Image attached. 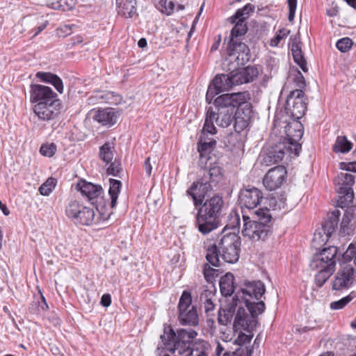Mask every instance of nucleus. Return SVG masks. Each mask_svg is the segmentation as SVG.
Returning <instances> with one entry per match:
<instances>
[{
    "mask_svg": "<svg viewBox=\"0 0 356 356\" xmlns=\"http://www.w3.org/2000/svg\"><path fill=\"white\" fill-rule=\"evenodd\" d=\"M144 168H145L147 175L149 177L151 175L152 169V166L150 163L149 157H148L145 159V163H144Z\"/></svg>",
    "mask_w": 356,
    "mask_h": 356,
    "instance_id": "obj_59",
    "label": "nucleus"
},
{
    "mask_svg": "<svg viewBox=\"0 0 356 356\" xmlns=\"http://www.w3.org/2000/svg\"><path fill=\"white\" fill-rule=\"evenodd\" d=\"M220 288L222 296H230L234 291V277L227 273L222 276L220 281Z\"/></svg>",
    "mask_w": 356,
    "mask_h": 356,
    "instance_id": "obj_34",
    "label": "nucleus"
},
{
    "mask_svg": "<svg viewBox=\"0 0 356 356\" xmlns=\"http://www.w3.org/2000/svg\"><path fill=\"white\" fill-rule=\"evenodd\" d=\"M154 3L158 10L166 15H170L174 10V3L168 0H154Z\"/></svg>",
    "mask_w": 356,
    "mask_h": 356,
    "instance_id": "obj_43",
    "label": "nucleus"
},
{
    "mask_svg": "<svg viewBox=\"0 0 356 356\" xmlns=\"http://www.w3.org/2000/svg\"><path fill=\"white\" fill-rule=\"evenodd\" d=\"M287 3L289 6V20L292 22L295 17L297 0H287Z\"/></svg>",
    "mask_w": 356,
    "mask_h": 356,
    "instance_id": "obj_53",
    "label": "nucleus"
},
{
    "mask_svg": "<svg viewBox=\"0 0 356 356\" xmlns=\"http://www.w3.org/2000/svg\"><path fill=\"white\" fill-rule=\"evenodd\" d=\"M218 243V250L221 258L227 263L236 262L239 258L241 241L238 234L234 232H222Z\"/></svg>",
    "mask_w": 356,
    "mask_h": 356,
    "instance_id": "obj_5",
    "label": "nucleus"
},
{
    "mask_svg": "<svg viewBox=\"0 0 356 356\" xmlns=\"http://www.w3.org/2000/svg\"><path fill=\"white\" fill-rule=\"evenodd\" d=\"M252 352V349L247 348L246 351H245L242 348H238L232 353V356H250Z\"/></svg>",
    "mask_w": 356,
    "mask_h": 356,
    "instance_id": "obj_56",
    "label": "nucleus"
},
{
    "mask_svg": "<svg viewBox=\"0 0 356 356\" xmlns=\"http://www.w3.org/2000/svg\"><path fill=\"white\" fill-rule=\"evenodd\" d=\"M113 145L111 143H106L99 148V157L107 165L113 159Z\"/></svg>",
    "mask_w": 356,
    "mask_h": 356,
    "instance_id": "obj_41",
    "label": "nucleus"
},
{
    "mask_svg": "<svg viewBox=\"0 0 356 356\" xmlns=\"http://www.w3.org/2000/svg\"><path fill=\"white\" fill-rule=\"evenodd\" d=\"M245 100H246L245 92L224 94L214 100V105L216 110H221L223 108H226L225 110L234 111L235 108Z\"/></svg>",
    "mask_w": 356,
    "mask_h": 356,
    "instance_id": "obj_23",
    "label": "nucleus"
},
{
    "mask_svg": "<svg viewBox=\"0 0 356 356\" xmlns=\"http://www.w3.org/2000/svg\"><path fill=\"white\" fill-rule=\"evenodd\" d=\"M147 40L145 38H140L138 42V45L140 48H144L147 46Z\"/></svg>",
    "mask_w": 356,
    "mask_h": 356,
    "instance_id": "obj_64",
    "label": "nucleus"
},
{
    "mask_svg": "<svg viewBox=\"0 0 356 356\" xmlns=\"http://www.w3.org/2000/svg\"><path fill=\"white\" fill-rule=\"evenodd\" d=\"M258 70L254 66H248L241 72L234 74L238 85L253 81L257 77Z\"/></svg>",
    "mask_w": 356,
    "mask_h": 356,
    "instance_id": "obj_30",
    "label": "nucleus"
},
{
    "mask_svg": "<svg viewBox=\"0 0 356 356\" xmlns=\"http://www.w3.org/2000/svg\"><path fill=\"white\" fill-rule=\"evenodd\" d=\"M120 164L116 160H115L113 162H110V165L106 169V172L108 175H111L115 177L118 175V173L120 172Z\"/></svg>",
    "mask_w": 356,
    "mask_h": 356,
    "instance_id": "obj_51",
    "label": "nucleus"
},
{
    "mask_svg": "<svg viewBox=\"0 0 356 356\" xmlns=\"http://www.w3.org/2000/svg\"><path fill=\"white\" fill-rule=\"evenodd\" d=\"M307 99L302 90H294L288 95L285 109L294 119H300L305 113Z\"/></svg>",
    "mask_w": 356,
    "mask_h": 356,
    "instance_id": "obj_11",
    "label": "nucleus"
},
{
    "mask_svg": "<svg viewBox=\"0 0 356 356\" xmlns=\"http://www.w3.org/2000/svg\"><path fill=\"white\" fill-rule=\"evenodd\" d=\"M247 332L248 334H245L240 330V332L235 340V343L239 346H243L249 343L253 337V334L252 331Z\"/></svg>",
    "mask_w": 356,
    "mask_h": 356,
    "instance_id": "obj_49",
    "label": "nucleus"
},
{
    "mask_svg": "<svg viewBox=\"0 0 356 356\" xmlns=\"http://www.w3.org/2000/svg\"><path fill=\"white\" fill-rule=\"evenodd\" d=\"M216 270L211 268L208 264L204 266V275L207 281L211 282L214 278Z\"/></svg>",
    "mask_w": 356,
    "mask_h": 356,
    "instance_id": "obj_52",
    "label": "nucleus"
},
{
    "mask_svg": "<svg viewBox=\"0 0 356 356\" xmlns=\"http://www.w3.org/2000/svg\"><path fill=\"white\" fill-rule=\"evenodd\" d=\"M56 152V145L51 143L43 144L40 149V152L42 155L47 157L53 156Z\"/></svg>",
    "mask_w": 356,
    "mask_h": 356,
    "instance_id": "obj_46",
    "label": "nucleus"
},
{
    "mask_svg": "<svg viewBox=\"0 0 356 356\" xmlns=\"http://www.w3.org/2000/svg\"><path fill=\"white\" fill-rule=\"evenodd\" d=\"M338 9L337 7H332L327 10L326 13L329 17H335L338 15Z\"/></svg>",
    "mask_w": 356,
    "mask_h": 356,
    "instance_id": "obj_60",
    "label": "nucleus"
},
{
    "mask_svg": "<svg viewBox=\"0 0 356 356\" xmlns=\"http://www.w3.org/2000/svg\"><path fill=\"white\" fill-rule=\"evenodd\" d=\"M118 118V113L111 108L99 109L94 115V119L99 123L109 127L116 123Z\"/></svg>",
    "mask_w": 356,
    "mask_h": 356,
    "instance_id": "obj_27",
    "label": "nucleus"
},
{
    "mask_svg": "<svg viewBox=\"0 0 356 356\" xmlns=\"http://www.w3.org/2000/svg\"><path fill=\"white\" fill-rule=\"evenodd\" d=\"M200 205L195 216V226L201 234L207 235L218 227V219L225 203L222 196L215 195Z\"/></svg>",
    "mask_w": 356,
    "mask_h": 356,
    "instance_id": "obj_4",
    "label": "nucleus"
},
{
    "mask_svg": "<svg viewBox=\"0 0 356 356\" xmlns=\"http://www.w3.org/2000/svg\"><path fill=\"white\" fill-rule=\"evenodd\" d=\"M117 9L119 15L131 18L136 13V0H116Z\"/></svg>",
    "mask_w": 356,
    "mask_h": 356,
    "instance_id": "obj_31",
    "label": "nucleus"
},
{
    "mask_svg": "<svg viewBox=\"0 0 356 356\" xmlns=\"http://www.w3.org/2000/svg\"><path fill=\"white\" fill-rule=\"evenodd\" d=\"M175 337V331L170 326H165L163 334L161 335L162 343L165 348L170 352H177V354L181 356H191L193 355V343L177 342L173 341Z\"/></svg>",
    "mask_w": 356,
    "mask_h": 356,
    "instance_id": "obj_10",
    "label": "nucleus"
},
{
    "mask_svg": "<svg viewBox=\"0 0 356 356\" xmlns=\"http://www.w3.org/2000/svg\"><path fill=\"white\" fill-rule=\"evenodd\" d=\"M334 181L340 197H344L346 202L353 201L354 195L352 186L355 182L354 176L348 172H341Z\"/></svg>",
    "mask_w": 356,
    "mask_h": 356,
    "instance_id": "obj_21",
    "label": "nucleus"
},
{
    "mask_svg": "<svg viewBox=\"0 0 356 356\" xmlns=\"http://www.w3.org/2000/svg\"><path fill=\"white\" fill-rule=\"evenodd\" d=\"M352 44L353 42L349 38H343L338 40L336 47L340 51L346 52L350 49Z\"/></svg>",
    "mask_w": 356,
    "mask_h": 356,
    "instance_id": "obj_50",
    "label": "nucleus"
},
{
    "mask_svg": "<svg viewBox=\"0 0 356 356\" xmlns=\"http://www.w3.org/2000/svg\"><path fill=\"white\" fill-rule=\"evenodd\" d=\"M352 149V143L346 136H338L333 145V151L338 153H346Z\"/></svg>",
    "mask_w": 356,
    "mask_h": 356,
    "instance_id": "obj_40",
    "label": "nucleus"
},
{
    "mask_svg": "<svg viewBox=\"0 0 356 356\" xmlns=\"http://www.w3.org/2000/svg\"><path fill=\"white\" fill-rule=\"evenodd\" d=\"M297 79L299 80L298 86L300 88L304 87L305 85V79L302 74L300 72H298V74L297 76Z\"/></svg>",
    "mask_w": 356,
    "mask_h": 356,
    "instance_id": "obj_63",
    "label": "nucleus"
},
{
    "mask_svg": "<svg viewBox=\"0 0 356 356\" xmlns=\"http://www.w3.org/2000/svg\"><path fill=\"white\" fill-rule=\"evenodd\" d=\"M252 118V107L251 104L247 102L246 100L243 101L237 106L235 111V120L234 124V130L237 133H240L245 129Z\"/></svg>",
    "mask_w": 356,
    "mask_h": 356,
    "instance_id": "obj_18",
    "label": "nucleus"
},
{
    "mask_svg": "<svg viewBox=\"0 0 356 356\" xmlns=\"http://www.w3.org/2000/svg\"><path fill=\"white\" fill-rule=\"evenodd\" d=\"M99 97L104 99L105 102L110 104L118 105L122 102L121 96L113 92H107Z\"/></svg>",
    "mask_w": 356,
    "mask_h": 356,
    "instance_id": "obj_45",
    "label": "nucleus"
},
{
    "mask_svg": "<svg viewBox=\"0 0 356 356\" xmlns=\"http://www.w3.org/2000/svg\"><path fill=\"white\" fill-rule=\"evenodd\" d=\"M337 248L335 246H329L323 248L318 254H316L312 261L309 266L312 270H318L319 267L330 266H332L334 270L337 261Z\"/></svg>",
    "mask_w": 356,
    "mask_h": 356,
    "instance_id": "obj_13",
    "label": "nucleus"
},
{
    "mask_svg": "<svg viewBox=\"0 0 356 356\" xmlns=\"http://www.w3.org/2000/svg\"><path fill=\"white\" fill-rule=\"evenodd\" d=\"M316 270L318 273L315 275V282L318 287H321L334 271L332 266L327 268L322 266Z\"/></svg>",
    "mask_w": 356,
    "mask_h": 356,
    "instance_id": "obj_38",
    "label": "nucleus"
},
{
    "mask_svg": "<svg viewBox=\"0 0 356 356\" xmlns=\"http://www.w3.org/2000/svg\"><path fill=\"white\" fill-rule=\"evenodd\" d=\"M263 199V195L258 188L252 187L250 188H245L241 190L238 196V202L242 209L248 210V213H250V211H255L254 209L261 202Z\"/></svg>",
    "mask_w": 356,
    "mask_h": 356,
    "instance_id": "obj_14",
    "label": "nucleus"
},
{
    "mask_svg": "<svg viewBox=\"0 0 356 356\" xmlns=\"http://www.w3.org/2000/svg\"><path fill=\"white\" fill-rule=\"evenodd\" d=\"M276 124L270 136V148L264 154L262 163L270 165L282 161L286 155L292 157L298 156L301 150V145L298 141L303 136L302 124L298 120L289 122L284 127V136H281L277 140L273 141V134L276 133Z\"/></svg>",
    "mask_w": 356,
    "mask_h": 356,
    "instance_id": "obj_2",
    "label": "nucleus"
},
{
    "mask_svg": "<svg viewBox=\"0 0 356 356\" xmlns=\"http://www.w3.org/2000/svg\"><path fill=\"white\" fill-rule=\"evenodd\" d=\"M266 291L265 286L261 281L248 282L241 289L243 298L245 304V298L251 302H258Z\"/></svg>",
    "mask_w": 356,
    "mask_h": 356,
    "instance_id": "obj_24",
    "label": "nucleus"
},
{
    "mask_svg": "<svg viewBox=\"0 0 356 356\" xmlns=\"http://www.w3.org/2000/svg\"><path fill=\"white\" fill-rule=\"evenodd\" d=\"M356 227V207H350L345 211L340 225L342 236L350 235Z\"/></svg>",
    "mask_w": 356,
    "mask_h": 356,
    "instance_id": "obj_26",
    "label": "nucleus"
},
{
    "mask_svg": "<svg viewBox=\"0 0 356 356\" xmlns=\"http://www.w3.org/2000/svg\"><path fill=\"white\" fill-rule=\"evenodd\" d=\"M65 213L76 225L88 226L97 221L94 209L86 207L76 200L69 202Z\"/></svg>",
    "mask_w": 356,
    "mask_h": 356,
    "instance_id": "obj_6",
    "label": "nucleus"
},
{
    "mask_svg": "<svg viewBox=\"0 0 356 356\" xmlns=\"http://www.w3.org/2000/svg\"><path fill=\"white\" fill-rule=\"evenodd\" d=\"M338 220L339 215L333 212L330 220L323 223L321 230L314 233V242L325 243L328 241V238L331 236L337 226Z\"/></svg>",
    "mask_w": 356,
    "mask_h": 356,
    "instance_id": "obj_25",
    "label": "nucleus"
},
{
    "mask_svg": "<svg viewBox=\"0 0 356 356\" xmlns=\"http://www.w3.org/2000/svg\"><path fill=\"white\" fill-rule=\"evenodd\" d=\"M60 1L64 2L69 10L72 9L75 5V0H60Z\"/></svg>",
    "mask_w": 356,
    "mask_h": 356,
    "instance_id": "obj_62",
    "label": "nucleus"
},
{
    "mask_svg": "<svg viewBox=\"0 0 356 356\" xmlns=\"http://www.w3.org/2000/svg\"><path fill=\"white\" fill-rule=\"evenodd\" d=\"M220 93L218 90L213 87L211 84L209 86L207 94L206 99L210 104L216 95Z\"/></svg>",
    "mask_w": 356,
    "mask_h": 356,
    "instance_id": "obj_55",
    "label": "nucleus"
},
{
    "mask_svg": "<svg viewBox=\"0 0 356 356\" xmlns=\"http://www.w3.org/2000/svg\"><path fill=\"white\" fill-rule=\"evenodd\" d=\"M235 81L234 74L229 76V74H222L216 75L211 84L218 92H222L231 89L233 86L238 85Z\"/></svg>",
    "mask_w": 356,
    "mask_h": 356,
    "instance_id": "obj_28",
    "label": "nucleus"
},
{
    "mask_svg": "<svg viewBox=\"0 0 356 356\" xmlns=\"http://www.w3.org/2000/svg\"><path fill=\"white\" fill-rule=\"evenodd\" d=\"M216 143V141L215 140L212 139L209 141H203V139L201 138L197 149L200 156H202L204 153L210 151L215 146Z\"/></svg>",
    "mask_w": 356,
    "mask_h": 356,
    "instance_id": "obj_48",
    "label": "nucleus"
},
{
    "mask_svg": "<svg viewBox=\"0 0 356 356\" xmlns=\"http://www.w3.org/2000/svg\"><path fill=\"white\" fill-rule=\"evenodd\" d=\"M56 185V179L53 177L48 178L39 188V191L42 195H49Z\"/></svg>",
    "mask_w": 356,
    "mask_h": 356,
    "instance_id": "obj_44",
    "label": "nucleus"
},
{
    "mask_svg": "<svg viewBox=\"0 0 356 356\" xmlns=\"http://www.w3.org/2000/svg\"><path fill=\"white\" fill-rule=\"evenodd\" d=\"M356 256V245L353 244H350L348 249L343 254V257L345 259L351 260L352 259L355 258Z\"/></svg>",
    "mask_w": 356,
    "mask_h": 356,
    "instance_id": "obj_54",
    "label": "nucleus"
},
{
    "mask_svg": "<svg viewBox=\"0 0 356 356\" xmlns=\"http://www.w3.org/2000/svg\"><path fill=\"white\" fill-rule=\"evenodd\" d=\"M291 51L294 62L299 65L303 72H307L308 71L307 61L302 51L300 42H293L291 46Z\"/></svg>",
    "mask_w": 356,
    "mask_h": 356,
    "instance_id": "obj_33",
    "label": "nucleus"
},
{
    "mask_svg": "<svg viewBox=\"0 0 356 356\" xmlns=\"http://www.w3.org/2000/svg\"><path fill=\"white\" fill-rule=\"evenodd\" d=\"M291 51L294 62L299 65L303 72H307L308 71L307 61L302 51L300 42H293L291 46Z\"/></svg>",
    "mask_w": 356,
    "mask_h": 356,
    "instance_id": "obj_32",
    "label": "nucleus"
},
{
    "mask_svg": "<svg viewBox=\"0 0 356 356\" xmlns=\"http://www.w3.org/2000/svg\"><path fill=\"white\" fill-rule=\"evenodd\" d=\"M214 111L213 108H209L206 114L204 124L202 129V134H215L216 128L213 124L214 121L216 124L221 127H229L233 120L234 111L225 110Z\"/></svg>",
    "mask_w": 356,
    "mask_h": 356,
    "instance_id": "obj_7",
    "label": "nucleus"
},
{
    "mask_svg": "<svg viewBox=\"0 0 356 356\" xmlns=\"http://www.w3.org/2000/svg\"><path fill=\"white\" fill-rule=\"evenodd\" d=\"M207 177V181L211 186H216L222 179V169L218 165H214L209 168V172L202 177Z\"/></svg>",
    "mask_w": 356,
    "mask_h": 356,
    "instance_id": "obj_39",
    "label": "nucleus"
},
{
    "mask_svg": "<svg viewBox=\"0 0 356 356\" xmlns=\"http://www.w3.org/2000/svg\"><path fill=\"white\" fill-rule=\"evenodd\" d=\"M60 101L49 102L47 104H35L33 107L34 113L43 121H49L55 119L60 113Z\"/></svg>",
    "mask_w": 356,
    "mask_h": 356,
    "instance_id": "obj_20",
    "label": "nucleus"
},
{
    "mask_svg": "<svg viewBox=\"0 0 356 356\" xmlns=\"http://www.w3.org/2000/svg\"><path fill=\"white\" fill-rule=\"evenodd\" d=\"M111 303V298L109 294H104L101 298V304L104 307H108Z\"/></svg>",
    "mask_w": 356,
    "mask_h": 356,
    "instance_id": "obj_58",
    "label": "nucleus"
},
{
    "mask_svg": "<svg viewBox=\"0 0 356 356\" xmlns=\"http://www.w3.org/2000/svg\"><path fill=\"white\" fill-rule=\"evenodd\" d=\"M35 76L41 81L52 85L59 93H63L64 87L61 79L51 72H38Z\"/></svg>",
    "mask_w": 356,
    "mask_h": 356,
    "instance_id": "obj_29",
    "label": "nucleus"
},
{
    "mask_svg": "<svg viewBox=\"0 0 356 356\" xmlns=\"http://www.w3.org/2000/svg\"><path fill=\"white\" fill-rule=\"evenodd\" d=\"M341 168L345 170L346 171H352L356 172V162L352 163H340Z\"/></svg>",
    "mask_w": 356,
    "mask_h": 356,
    "instance_id": "obj_57",
    "label": "nucleus"
},
{
    "mask_svg": "<svg viewBox=\"0 0 356 356\" xmlns=\"http://www.w3.org/2000/svg\"><path fill=\"white\" fill-rule=\"evenodd\" d=\"M206 259L213 266H218L220 263L219 257L220 256L218 250V246L213 245L207 248Z\"/></svg>",
    "mask_w": 356,
    "mask_h": 356,
    "instance_id": "obj_42",
    "label": "nucleus"
},
{
    "mask_svg": "<svg viewBox=\"0 0 356 356\" xmlns=\"http://www.w3.org/2000/svg\"><path fill=\"white\" fill-rule=\"evenodd\" d=\"M286 170L283 165L270 169L263 179V184L268 191H275L281 187L286 180Z\"/></svg>",
    "mask_w": 356,
    "mask_h": 356,
    "instance_id": "obj_16",
    "label": "nucleus"
},
{
    "mask_svg": "<svg viewBox=\"0 0 356 356\" xmlns=\"http://www.w3.org/2000/svg\"><path fill=\"white\" fill-rule=\"evenodd\" d=\"M30 100L35 104L60 101L57 99L56 93L51 88L40 84L31 86Z\"/></svg>",
    "mask_w": 356,
    "mask_h": 356,
    "instance_id": "obj_17",
    "label": "nucleus"
},
{
    "mask_svg": "<svg viewBox=\"0 0 356 356\" xmlns=\"http://www.w3.org/2000/svg\"><path fill=\"white\" fill-rule=\"evenodd\" d=\"M242 218L241 233L244 237L257 241L264 240L270 233L272 215L266 207L250 211V213L242 211Z\"/></svg>",
    "mask_w": 356,
    "mask_h": 356,
    "instance_id": "obj_3",
    "label": "nucleus"
},
{
    "mask_svg": "<svg viewBox=\"0 0 356 356\" xmlns=\"http://www.w3.org/2000/svg\"><path fill=\"white\" fill-rule=\"evenodd\" d=\"M76 188L95 206L96 210L99 213L106 206L107 201L103 195V188L100 185L81 180L76 184Z\"/></svg>",
    "mask_w": 356,
    "mask_h": 356,
    "instance_id": "obj_9",
    "label": "nucleus"
},
{
    "mask_svg": "<svg viewBox=\"0 0 356 356\" xmlns=\"http://www.w3.org/2000/svg\"><path fill=\"white\" fill-rule=\"evenodd\" d=\"M109 181L110 187L108 190V195L111 200L109 204L111 207L113 209L115 207L122 184L120 181L113 179H110Z\"/></svg>",
    "mask_w": 356,
    "mask_h": 356,
    "instance_id": "obj_37",
    "label": "nucleus"
},
{
    "mask_svg": "<svg viewBox=\"0 0 356 356\" xmlns=\"http://www.w3.org/2000/svg\"><path fill=\"white\" fill-rule=\"evenodd\" d=\"M255 6L252 3H247L243 8L238 9L235 14L228 20L234 24L232 34L234 35H244L248 31L247 19L254 12Z\"/></svg>",
    "mask_w": 356,
    "mask_h": 356,
    "instance_id": "obj_12",
    "label": "nucleus"
},
{
    "mask_svg": "<svg viewBox=\"0 0 356 356\" xmlns=\"http://www.w3.org/2000/svg\"><path fill=\"white\" fill-rule=\"evenodd\" d=\"M282 38V37L280 34L277 35L274 38L271 39L270 45L272 47L277 46L279 44V42H280Z\"/></svg>",
    "mask_w": 356,
    "mask_h": 356,
    "instance_id": "obj_61",
    "label": "nucleus"
},
{
    "mask_svg": "<svg viewBox=\"0 0 356 356\" xmlns=\"http://www.w3.org/2000/svg\"><path fill=\"white\" fill-rule=\"evenodd\" d=\"M230 36L227 47L228 54L230 56H235L238 63L244 65L250 58V49L244 42L240 41L239 37L241 35H234L231 33Z\"/></svg>",
    "mask_w": 356,
    "mask_h": 356,
    "instance_id": "obj_15",
    "label": "nucleus"
},
{
    "mask_svg": "<svg viewBox=\"0 0 356 356\" xmlns=\"http://www.w3.org/2000/svg\"><path fill=\"white\" fill-rule=\"evenodd\" d=\"M192 304L191 293L184 291L179 299L178 308L179 323L183 325L196 326L199 323V317L195 306Z\"/></svg>",
    "mask_w": 356,
    "mask_h": 356,
    "instance_id": "obj_8",
    "label": "nucleus"
},
{
    "mask_svg": "<svg viewBox=\"0 0 356 356\" xmlns=\"http://www.w3.org/2000/svg\"><path fill=\"white\" fill-rule=\"evenodd\" d=\"M196 336L197 332L191 328L180 329L177 330V334L175 332L173 341L193 343V340L196 337Z\"/></svg>",
    "mask_w": 356,
    "mask_h": 356,
    "instance_id": "obj_36",
    "label": "nucleus"
},
{
    "mask_svg": "<svg viewBox=\"0 0 356 356\" xmlns=\"http://www.w3.org/2000/svg\"><path fill=\"white\" fill-rule=\"evenodd\" d=\"M355 270L353 266L348 264L343 266L337 273L332 283V289L342 291L350 288L354 282Z\"/></svg>",
    "mask_w": 356,
    "mask_h": 356,
    "instance_id": "obj_22",
    "label": "nucleus"
},
{
    "mask_svg": "<svg viewBox=\"0 0 356 356\" xmlns=\"http://www.w3.org/2000/svg\"><path fill=\"white\" fill-rule=\"evenodd\" d=\"M353 297L350 294L337 301L330 303V308L334 310L341 309L345 307L352 300Z\"/></svg>",
    "mask_w": 356,
    "mask_h": 356,
    "instance_id": "obj_47",
    "label": "nucleus"
},
{
    "mask_svg": "<svg viewBox=\"0 0 356 356\" xmlns=\"http://www.w3.org/2000/svg\"><path fill=\"white\" fill-rule=\"evenodd\" d=\"M245 307L248 312L244 308L243 301L237 296L234 297L219 309L218 323L227 325L231 323L232 318L234 317L233 328L236 332L242 330L246 332L252 331L257 325V316L265 310V304L261 300L254 302L245 298Z\"/></svg>",
    "mask_w": 356,
    "mask_h": 356,
    "instance_id": "obj_1",
    "label": "nucleus"
},
{
    "mask_svg": "<svg viewBox=\"0 0 356 356\" xmlns=\"http://www.w3.org/2000/svg\"><path fill=\"white\" fill-rule=\"evenodd\" d=\"M211 190V184L207 181V177H204L193 182L186 191V193L192 197L194 205L197 207L202 204L203 199Z\"/></svg>",
    "mask_w": 356,
    "mask_h": 356,
    "instance_id": "obj_19",
    "label": "nucleus"
},
{
    "mask_svg": "<svg viewBox=\"0 0 356 356\" xmlns=\"http://www.w3.org/2000/svg\"><path fill=\"white\" fill-rule=\"evenodd\" d=\"M214 297V293L208 289L204 290L200 296V301L207 315H210V313L213 312L215 308L213 300Z\"/></svg>",
    "mask_w": 356,
    "mask_h": 356,
    "instance_id": "obj_35",
    "label": "nucleus"
}]
</instances>
